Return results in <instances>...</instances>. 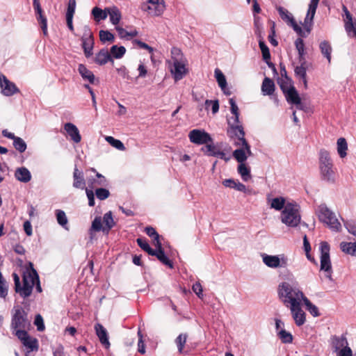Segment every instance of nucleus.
Instances as JSON below:
<instances>
[{
    "label": "nucleus",
    "instance_id": "obj_1",
    "mask_svg": "<svg viewBox=\"0 0 356 356\" xmlns=\"http://www.w3.org/2000/svg\"><path fill=\"white\" fill-rule=\"evenodd\" d=\"M31 269H27L23 275V286H21L19 277L16 274L13 273V280L15 282V291L23 298H27L31 296L33 288L36 284V290L40 293L42 288L40 284L39 276L36 270L33 268V264H29Z\"/></svg>",
    "mask_w": 356,
    "mask_h": 356
},
{
    "label": "nucleus",
    "instance_id": "obj_2",
    "mask_svg": "<svg viewBox=\"0 0 356 356\" xmlns=\"http://www.w3.org/2000/svg\"><path fill=\"white\" fill-rule=\"evenodd\" d=\"M278 295L287 307L301 303L303 298L306 297L298 288L293 286L288 282H282L279 285Z\"/></svg>",
    "mask_w": 356,
    "mask_h": 356
},
{
    "label": "nucleus",
    "instance_id": "obj_3",
    "mask_svg": "<svg viewBox=\"0 0 356 356\" xmlns=\"http://www.w3.org/2000/svg\"><path fill=\"white\" fill-rule=\"evenodd\" d=\"M318 168L321 179L327 182L334 181V171L332 159L330 152L321 149L318 152Z\"/></svg>",
    "mask_w": 356,
    "mask_h": 356
},
{
    "label": "nucleus",
    "instance_id": "obj_4",
    "mask_svg": "<svg viewBox=\"0 0 356 356\" xmlns=\"http://www.w3.org/2000/svg\"><path fill=\"white\" fill-rule=\"evenodd\" d=\"M281 221L288 227H296L300 222L299 205L296 202H287L281 213Z\"/></svg>",
    "mask_w": 356,
    "mask_h": 356
},
{
    "label": "nucleus",
    "instance_id": "obj_5",
    "mask_svg": "<svg viewBox=\"0 0 356 356\" xmlns=\"http://www.w3.org/2000/svg\"><path fill=\"white\" fill-rule=\"evenodd\" d=\"M229 129H227L228 136L233 140L234 145L240 147H244L249 156L252 154L250 146L245 138V131L242 124H231L228 122Z\"/></svg>",
    "mask_w": 356,
    "mask_h": 356
},
{
    "label": "nucleus",
    "instance_id": "obj_6",
    "mask_svg": "<svg viewBox=\"0 0 356 356\" xmlns=\"http://www.w3.org/2000/svg\"><path fill=\"white\" fill-rule=\"evenodd\" d=\"M316 215L319 220L328 226L330 229L335 232L340 230L341 223L336 218L335 214L325 204H321L318 207Z\"/></svg>",
    "mask_w": 356,
    "mask_h": 356
},
{
    "label": "nucleus",
    "instance_id": "obj_7",
    "mask_svg": "<svg viewBox=\"0 0 356 356\" xmlns=\"http://www.w3.org/2000/svg\"><path fill=\"white\" fill-rule=\"evenodd\" d=\"M140 9L151 17L161 16L165 9V1L143 0Z\"/></svg>",
    "mask_w": 356,
    "mask_h": 356
},
{
    "label": "nucleus",
    "instance_id": "obj_8",
    "mask_svg": "<svg viewBox=\"0 0 356 356\" xmlns=\"http://www.w3.org/2000/svg\"><path fill=\"white\" fill-rule=\"evenodd\" d=\"M321 251V270H323L325 277L332 281V269L330 258V245L327 242L323 241L320 243Z\"/></svg>",
    "mask_w": 356,
    "mask_h": 356
},
{
    "label": "nucleus",
    "instance_id": "obj_9",
    "mask_svg": "<svg viewBox=\"0 0 356 356\" xmlns=\"http://www.w3.org/2000/svg\"><path fill=\"white\" fill-rule=\"evenodd\" d=\"M30 325L27 313L21 307L15 309L11 321V328L15 330L25 329Z\"/></svg>",
    "mask_w": 356,
    "mask_h": 356
},
{
    "label": "nucleus",
    "instance_id": "obj_10",
    "mask_svg": "<svg viewBox=\"0 0 356 356\" xmlns=\"http://www.w3.org/2000/svg\"><path fill=\"white\" fill-rule=\"evenodd\" d=\"M262 261L269 268H286L288 266V258L284 254L268 255L263 254Z\"/></svg>",
    "mask_w": 356,
    "mask_h": 356
},
{
    "label": "nucleus",
    "instance_id": "obj_11",
    "mask_svg": "<svg viewBox=\"0 0 356 356\" xmlns=\"http://www.w3.org/2000/svg\"><path fill=\"white\" fill-rule=\"evenodd\" d=\"M188 138L190 141L196 145H209V143H212L213 139L203 129H193L189 132Z\"/></svg>",
    "mask_w": 356,
    "mask_h": 356
},
{
    "label": "nucleus",
    "instance_id": "obj_12",
    "mask_svg": "<svg viewBox=\"0 0 356 356\" xmlns=\"http://www.w3.org/2000/svg\"><path fill=\"white\" fill-rule=\"evenodd\" d=\"M83 35L81 38L82 47L86 58H89L92 55V49L94 46V38L92 33L88 26L83 27Z\"/></svg>",
    "mask_w": 356,
    "mask_h": 356
},
{
    "label": "nucleus",
    "instance_id": "obj_13",
    "mask_svg": "<svg viewBox=\"0 0 356 356\" xmlns=\"http://www.w3.org/2000/svg\"><path fill=\"white\" fill-rule=\"evenodd\" d=\"M170 72L175 81L182 79L187 74L188 70L186 68L187 60L171 62L168 61Z\"/></svg>",
    "mask_w": 356,
    "mask_h": 356
},
{
    "label": "nucleus",
    "instance_id": "obj_14",
    "mask_svg": "<svg viewBox=\"0 0 356 356\" xmlns=\"http://www.w3.org/2000/svg\"><path fill=\"white\" fill-rule=\"evenodd\" d=\"M17 337L30 351L38 350V342L35 338L31 337L24 330H18L15 332Z\"/></svg>",
    "mask_w": 356,
    "mask_h": 356
},
{
    "label": "nucleus",
    "instance_id": "obj_15",
    "mask_svg": "<svg viewBox=\"0 0 356 356\" xmlns=\"http://www.w3.org/2000/svg\"><path fill=\"white\" fill-rule=\"evenodd\" d=\"M0 86L2 93L6 96H12L19 92L15 84L3 75L0 76Z\"/></svg>",
    "mask_w": 356,
    "mask_h": 356
},
{
    "label": "nucleus",
    "instance_id": "obj_16",
    "mask_svg": "<svg viewBox=\"0 0 356 356\" xmlns=\"http://www.w3.org/2000/svg\"><path fill=\"white\" fill-rule=\"evenodd\" d=\"M201 150L207 156H216L225 161L230 159V156H227L225 153L218 149L213 144H209L202 147Z\"/></svg>",
    "mask_w": 356,
    "mask_h": 356
},
{
    "label": "nucleus",
    "instance_id": "obj_17",
    "mask_svg": "<svg viewBox=\"0 0 356 356\" xmlns=\"http://www.w3.org/2000/svg\"><path fill=\"white\" fill-rule=\"evenodd\" d=\"M33 6L36 15V19L40 24L41 29L44 34L47 32V20L45 16L42 14V9L41 8L39 0H33Z\"/></svg>",
    "mask_w": 356,
    "mask_h": 356
},
{
    "label": "nucleus",
    "instance_id": "obj_18",
    "mask_svg": "<svg viewBox=\"0 0 356 356\" xmlns=\"http://www.w3.org/2000/svg\"><path fill=\"white\" fill-rule=\"evenodd\" d=\"M301 303L290 307V310L296 325H302L306 321L305 313L300 307Z\"/></svg>",
    "mask_w": 356,
    "mask_h": 356
},
{
    "label": "nucleus",
    "instance_id": "obj_19",
    "mask_svg": "<svg viewBox=\"0 0 356 356\" xmlns=\"http://www.w3.org/2000/svg\"><path fill=\"white\" fill-rule=\"evenodd\" d=\"M95 330L101 343L106 348H108L110 347V342L108 341V335L106 328L102 324L96 323L95 325Z\"/></svg>",
    "mask_w": 356,
    "mask_h": 356
},
{
    "label": "nucleus",
    "instance_id": "obj_20",
    "mask_svg": "<svg viewBox=\"0 0 356 356\" xmlns=\"http://www.w3.org/2000/svg\"><path fill=\"white\" fill-rule=\"evenodd\" d=\"M73 187L79 189H86V180L83 172L75 166L73 172Z\"/></svg>",
    "mask_w": 356,
    "mask_h": 356
},
{
    "label": "nucleus",
    "instance_id": "obj_21",
    "mask_svg": "<svg viewBox=\"0 0 356 356\" xmlns=\"http://www.w3.org/2000/svg\"><path fill=\"white\" fill-rule=\"evenodd\" d=\"M64 129L72 140L76 143H78L81 141V136L79 134V131L74 124L67 122L65 124Z\"/></svg>",
    "mask_w": 356,
    "mask_h": 356
},
{
    "label": "nucleus",
    "instance_id": "obj_22",
    "mask_svg": "<svg viewBox=\"0 0 356 356\" xmlns=\"http://www.w3.org/2000/svg\"><path fill=\"white\" fill-rule=\"evenodd\" d=\"M156 249L154 250V254H151L152 256H155L156 258L164 265L168 266L170 268H173L172 262L165 255V252L162 248V244L160 243L159 246H156Z\"/></svg>",
    "mask_w": 356,
    "mask_h": 356
},
{
    "label": "nucleus",
    "instance_id": "obj_23",
    "mask_svg": "<svg viewBox=\"0 0 356 356\" xmlns=\"http://www.w3.org/2000/svg\"><path fill=\"white\" fill-rule=\"evenodd\" d=\"M214 73L218 86L221 88L222 92L227 95H231V91L229 90V88H227V81L224 74L218 68H216L215 70Z\"/></svg>",
    "mask_w": 356,
    "mask_h": 356
},
{
    "label": "nucleus",
    "instance_id": "obj_24",
    "mask_svg": "<svg viewBox=\"0 0 356 356\" xmlns=\"http://www.w3.org/2000/svg\"><path fill=\"white\" fill-rule=\"evenodd\" d=\"M111 61L113 63V60L111 57V54L106 49H101L95 57V63L103 65Z\"/></svg>",
    "mask_w": 356,
    "mask_h": 356
},
{
    "label": "nucleus",
    "instance_id": "obj_25",
    "mask_svg": "<svg viewBox=\"0 0 356 356\" xmlns=\"http://www.w3.org/2000/svg\"><path fill=\"white\" fill-rule=\"evenodd\" d=\"M286 101L289 104L298 105L301 103V99L295 87H289V90L284 94Z\"/></svg>",
    "mask_w": 356,
    "mask_h": 356
},
{
    "label": "nucleus",
    "instance_id": "obj_26",
    "mask_svg": "<svg viewBox=\"0 0 356 356\" xmlns=\"http://www.w3.org/2000/svg\"><path fill=\"white\" fill-rule=\"evenodd\" d=\"M275 83L271 79L268 77L264 78L261 84L263 95H272L275 92Z\"/></svg>",
    "mask_w": 356,
    "mask_h": 356
},
{
    "label": "nucleus",
    "instance_id": "obj_27",
    "mask_svg": "<svg viewBox=\"0 0 356 356\" xmlns=\"http://www.w3.org/2000/svg\"><path fill=\"white\" fill-rule=\"evenodd\" d=\"M332 345L334 352H337L338 350L348 346V343L344 335H341L340 337L334 336L332 338Z\"/></svg>",
    "mask_w": 356,
    "mask_h": 356
},
{
    "label": "nucleus",
    "instance_id": "obj_28",
    "mask_svg": "<svg viewBox=\"0 0 356 356\" xmlns=\"http://www.w3.org/2000/svg\"><path fill=\"white\" fill-rule=\"evenodd\" d=\"M78 71L83 80L88 81L90 83L93 84L95 77L92 71L89 70L85 65L79 64Z\"/></svg>",
    "mask_w": 356,
    "mask_h": 356
},
{
    "label": "nucleus",
    "instance_id": "obj_29",
    "mask_svg": "<svg viewBox=\"0 0 356 356\" xmlns=\"http://www.w3.org/2000/svg\"><path fill=\"white\" fill-rule=\"evenodd\" d=\"M104 229L103 232L108 234L110 230L115 226V222L113 218L111 211L106 213L103 216Z\"/></svg>",
    "mask_w": 356,
    "mask_h": 356
},
{
    "label": "nucleus",
    "instance_id": "obj_30",
    "mask_svg": "<svg viewBox=\"0 0 356 356\" xmlns=\"http://www.w3.org/2000/svg\"><path fill=\"white\" fill-rule=\"evenodd\" d=\"M106 10L108 15H109L111 22L114 25L118 24L122 18L120 10L116 6H112L106 8Z\"/></svg>",
    "mask_w": 356,
    "mask_h": 356
},
{
    "label": "nucleus",
    "instance_id": "obj_31",
    "mask_svg": "<svg viewBox=\"0 0 356 356\" xmlns=\"http://www.w3.org/2000/svg\"><path fill=\"white\" fill-rule=\"evenodd\" d=\"M15 178L24 183L29 181L31 179V175L29 170L24 167L19 168L15 173Z\"/></svg>",
    "mask_w": 356,
    "mask_h": 356
},
{
    "label": "nucleus",
    "instance_id": "obj_32",
    "mask_svg": "<svg viewBox=\"0 0 356 356\" xmlns=\"http://www.w3.org/2000/svg\"><path fill=\"white\" fill-rule=\"evenodd\" d=\"M300 65L297 66L295 68L294 72H295L296 75L302 80L305 87L307 88V79H306V76H307V68L305 66L306 61H302V62H300Z\"/></svg>",
    "mask_w": 356,
    "mask_h": 356
},
{
    "label": "nucleus",
    "instance_id": "obj_33",
    "mask_svg": "<svg viewBox=\"0 0 356 356\" xmlns=\"http://www.w3.org/2000/svg\"><path fill=\"white\" fill-rule=\"evenodd\" d=\"M340 248L343 252L356 257V242H341Z\"/></svg>",
    "mask_w": 356,
    "mask_h": 356
},
{
    "label": "nucleus",
    "instance_id": "obj_34",
    "mask_svg": "<svg viewBox=\"0 0 356 356\" xmlns=\"http://www.w3.org/2000/svg\"><path fill=\"white\" fill-rule=\"evenodd\" d=\"M337 153L340 158L343 159L347 156L348 144L344 138H339L337 142Z\"/></svg>",
    "mask_w": 356,
    "mask_h": 356
},
{
    "label": "nucleus",
    "instance_id": "obj_35",
    "mask_svg": "<svg viewBox=\"0 0 356 356\" xmlns=\"http://www.w3.org/2000/svg\"><path fill=\"white\" fill-rule=\"evenodd\" d=\"M229 103L230 107H231V112L234 115V117L232 118V122L230 121L231 124H241L240 122H239L238 108V106L236 105V102L234 99V98H230L229 99Z\"/></svg>",
    "mask_w": 356,
    "mask_h": 356
},
{
    "label": "nucleus",
    "instance_id": "obj_36",
    "mask_svg": "<svg viewBox=\"0 0 356 356\" xmlns=\"http://www.w3.org/2000/svg\"><path fill=\"white\" fill-rule=\"evenodd\" d=\"M319 0H311L309 4V8L305 22L307 23L308 21L312 22L315 15Z\"/></svg>",
    "mask_w": 356,
    "mask_h": 356
},
{
    "label": "nucleus",
    "instance_id": "obj_37",
    "mask_svg": "<svg viewBox=\"0 0 356 356\" xmlns=\"http://www.w3.org/2000/svg\"><path fill=\"white\" fill-rule=\"evenodd\" d=\"M321 52L327 59L328 63L331 62L332 47L328 41L324 40L319 45Z\"/></svg>",
    "mask_w": 356,
    "mask_h": 356
},
{
    "label": "nucleus",
    "instance_id": "obj_38",
    "mask_svg": "<svg viewBox=\"0 0 356 356\" xmlns=\"http://www.w3.org/2000/svg\"><path fill=\"white\" fill-rule=\"evenodd\" d=\"M268 202L270 204V208L274 209L277 211H280L282 209H284L286 205L285 199L283 197H275L273 199H268Z\"/></svg>",
    "mask_w": 356,
    "mask_h": 356
},
{
    "label": "nucleus",
    "instance_id": "obj_39",
    "mask_svg": "<svg viewBox=\"0 0 356 356\" xmlns=\"http://www.w3.org/2000/svg\"><path fill=\"white\" fill-rule=\"evenodd\" d=\"M92 15L96 22H99L101 20L105 19L108 16L106 8L103 10L98 7H95L92 10Z\"/></svg>",
    "mask_w": 356,
    "mask_h": 356
},
{
    "label": "nucleus",
    "instance_id": "obj_40",
    "mask_svg": "<svg viewBox=\"0 0 356 356\" xmlns=\"http://www.w3.org/2000/svg\"><path fill=\"white\" fill-rule=\"evenodd\" d=\"M238 172L244 181H248L252 177L250 168L243 163L238 165Z\"/></svg>",
    "mask_w": 356,
    "mask_h": 356
},
{
    "label": "nucleus",
    "instance_id": "obj_41",
    "mask_svg": "<svg viewBox=\"0 0 356 356\" xmlns=\"http://www.w3.org/2000/svg\"><path fill=\"white\" fill-rule=\"evenodd\" d=\"M305 305L306 309L314 317H317L321 315L318 307L312 304L311 301L305 297L302 301Z\"/></svg>",
    "mask_w": 356,
    "mask_h": 356
},
{
    "label": "nucleus",
    "instance_id": "obj_42",
    "mask_svg": "<svg viewBox=\"0 0 356 356\" xmlns=\"http://www.w3.org/2000/svg\"><path fill=\"white\" fill-rule=\"evenodd\" d=\"M56 220L58 223L65 229L68 230L67 223L68 220L65 213L60 209L56 211Z\"/></svg>",
    "mask_w": 356,
    "mask_h": 356
},
{
    "label": "nucleus",
    "instance_id": "obj_43",
    "mask_svg": "<svg viewBox=\"0 0 356 356\" xmlns=\"http://www.w3.org/2000/svg\"><path fill=\"white\" fill-rule=\"evenodd\" d=\"M247 151L244 147L235 149L233 152V156L240 163H243L247 159Z\"/></svg>",
    "mask_w": 356,
    "mask_h": 356
},
{
    "label": "nucleus",
    "instance_id": "obj_44",
    "mask_svg": "<svg viewBox=\"0 0 356 356\" xmlns=\"http://www.w3.org/2000/svg\"><path fill=\"white\" fill-rule=\"evenodd\" d=\"M126 53V49L123 46L113 45L111 47L110 54L116 59L121 58Z\"/></svg>",
    "mask_w": 356,
    "mask_h": 356
},
{
    "label": "nucleus",
    "instance_id": "obj_45",
    "mask_svg": "<svg viewBox=\"0 0 356 356\" xmlns=\"http://www.w3.org/2000/svg\"><path fill=\"white\" fill-rule=\"evenodd\" d=\"M171 62H177V61H186L187 60L184 57L183 53L181 49L177 47H172L171 49Z\"/></svg>",
    "mask_w": 356,
    "mask_h": 356
},
{
    "label": "nucleus",
    "instance_id": "obj_46",
    "mask_svg": "<svg viewBox=\"0 0 356 356\" xmlns=\"http://www.w3.org/2000/svg\"><path fill=\"white\" fill-rule=\"evenodd\" d=\"M277 335L283 343H291L293 341V335L284 329L278 331Z\"/></svg>",
    "mask_w": 356,
    "mask_h": 356
},
{
    "label": "nucleus",
    "instance_id": "obj_47",
    "mask_svg": "<svg viewBox=\"0 0 356 356\" xmlns=\"http://www.w3.org/2000/svg\"><path fill=\"white\" fill-rule=\"evenodd\" d=\"M145 233L154 240V243L155 246H159L161 241H160V236L156 231L154 228L152 227H147L145 228Z\"/></svg>",
    "mask_w": 356,
    "mask_h": 356
},
{
    "label": "nucleus",
    "instance_id": "obj_48",
    "mask_svg": "<svg viewBox=\"0 0 356 356\" xmlns=\"http://www.w3.org/2000/svg\"><path fill=\"white\" fill-rule=\"evenodd\" d=\"M277 10L282 19L285 21L286 23H289L294 19L293 15L286 8L282 6H277Z\"/></svg>",
    "mask_w": 356,
    "mask_h": 356
},
{
    "label": "nucleus",
    "instance_id": "obj_49",
    "mask_svg": "<svg viewBox=\"0 0 356 356\" xmlns=\"http://www.w3.org/2000/svg\"><path fill=\"white\" fill-rule=\"evenodd\" d=\"M8 285L0 272V298H6L8 295Z\"/></svg>",
    "mask_w": 356,
    "mask_h": 356
},
{
    "label": "nucleus",
    "instance_id": "obj_50",
    "mask_svg": "<svg viewBox=\"0 0 356 356\" xmlns=\"http://www.w3.org/2000/svg\"><path fill=\"white\" fill-rule=\"evenodd\" d=\"M136 241H137L138 246L142 250H143L144 251L147 252L149 255H151V254H154V250L149 246V245L147 243L146 239L142 238H137Z\"/></svg>",
    "mask_w": 356,
    "mask_h": 356
},
{
    "label": "nucleus",
    "instance_id": "obj_51",
    "mask_svg": "<svg viewBox=\"0 0 356 356\" xmlns=\"http://www.w3.org/2000/svg\"><path fill=\"white\" fill-rule=\"evenodd\" d=\"M188 335L186 334H180L175 339V343L177 346L178 351L179 353H183L184 347L186 343Z\"/></svg>",
    "mask_w": 356,
    "mask_h": 356
},
{
    "label": "nucleus",
    "instance_id": "obj_52",
    "mask_svg": "<svg viewBox=\"0 0 356 356\" xmlns=\"http://www.w3.org/2000/svg\"><path fill=\"white\" fill-rule=\"evenodd\" d=\"M259 46L261 51L264 60H270V54L269 49L265 44L262 38L259 40Z\"/></svg>",
    "mask_w": 356,
    "mask_h": 356
},
{
    "label": "nucleus",
    "instance_id": "obj_53",
    "mask_svg": "<svg viewBox=\"0 0 356 356\" xmlns=\"http://www.w3.org/2000/svg\"><path fill=\"white\" fill-rule=\"evenodd\" d=\"M13 146L20 153L25 152L26 149V144L25 141L17 136L13 140Z\"/></svg>",
    "mask_w": 356,
    "mask_h": 356
},
{
    "label": "nucleus",
    "instance_id": "obj_54",
    "mask_svg": "<svg viewBox=\"0 0 356 356\" xmlns=\"http://www.w3.org/2000/svg\"><path fill=\"white\" fill-rule=\"evenodd\" d=\"M106 140L119 150H124L125 149L124 144L120 140L115 139L112 136H106Z\"/></svg>",
    "mask_w": 356,
    "mask_h": 356
},
{
    "label": "nucleus",
    "instance_id": "obj_55",
    "mask_svg": "<svg viewBox=\"0 0 356 356\" xmlns=\"http://www.w3.org/2000/svg\"><path fill=\"white\" fill-rule=\"evenodd\" d=\"M104 226L102 225L101 217H95L92 222L91 227L90 229V234L92 231L95 232H103Z\"/></svg>",
    "mask_w": 356,
    "mask_h": 356
},
{
    "label": "nucleus",
    "instance_id": "obj_56",
    "mask_svg": "<svg viewBox=\"0 0 356 356\" xmlns=\"http://www.w3.org/2000/svg\"><path fill=\"white\" fill-rule=\"evenodd\" d=\"M99 38L102 42H113L114 35L108 31L101 30L99 31Z\"/></svg>",
    "mask_w": 356,
    "mask_h": 356
},
{
    "label": "nucleus",
    "instance_id": "obj_57",
    "mask_svg": "<svg viewBox=\"0 0 356 356\" xmlns=\"http://www.w3.org/2000/svg\"><path fill=\"white\" fill-rule=\"evenodd\" d=\"M95 195L97 199L104 200L109 197L110 192L106 188H99L95 190Z\"/></svg>",
    "mask_w": 356,
    "mask_h": 356
},
{
    "label": "nucleus",
    "instance_id": "obj_58",
    "mask_svg": "<svg viewBox=\"0 0 356 356\" xmlns=\"http://www.w3.org/2000/svg\"><path fill=\"white\" fill-rule=\"evenodd\" d=\"M280 88L283 93L284 94L286 91L289 90V87H294L291 83V79L288 77H285V80H282L280 82H279Z\"/></svg>",
    "mask_w": 356,
    "mask_h": 356
},
{
    "label": "nucleus",
    "instance_id": "obj_59",
    "mask_svg": "<svg viewBox=\"0 0 356 356\" xmlns=\"http://www.w3.org/2000/svg\"><path fill=\"white\" fill-rule=\"evenodd\" d=\"M76 8L75 0H69L68 6L66 13V17H73Z\"/></svg>",
    "mask_w": 356,
    "mask_h": 356
},
{
    "label": "nucleus",
    "instance_id": "obj_60",
    "mask_svg": "<svg viewBox=\"0 0 356 356\" xmlns=\"http://www.w3.org/2000/svg\"><path fill=\"white\" fill-rule=\"evenodd\" d=\"M210 105H212V113L213 114L216 113L218 110H219V102L218 100H209V99H207L205 101V106H206V109H208V107L210 106Z\"/></svg>",
    "mask_w": 356,
    "mask_h": 356
},
{
    "label": "nucleus",
    "instance_id": "obj_61",
    "mask_svg": "<svg viewBox=\"0 0 356 356\" xmlns=\"http://www.w3.org/2000/svg\"><path fill=\"white\" fill-rule=\"evenodd\" d=\"M344 226L348 232L353 234L356 231V221L353 220L344 221Z\"/></svg>",
    "mask_w": 356,
    "mask_h": 356
},
{
    "label": "nucleus",
    "instance_id": "obj_62",
    "mask_svg": "<svg viewBox=\"0 0 356 356\" xmlns=\"http://www.w3.org/2000/svg\"><path fill=\"white\" fill-rule=\"evenodd\" d=\"M34 324L37 326V330L42 332L44 330V321L41 315H36L34 321Z\"/></svg>",
    "mask_w": 356,
    "mask_h": 356
},
{
    "label": "nucleus",
    "instance_id": "obj_63",
    "mask_svg": "<svg viewBox=\"0 0 356 356\" xmlns=\"http://www.w3.org/2000/svg\"><path fill=\"white\" fill-rule=\"evenodd\" d=\"M192 289L193 292L198 296L200 298H203V289L201 284L198 282H195L193 284Z\"/></svg>",
    "mask_w": 356,
    "mask_h": 356
},
{
    "label": "nucleus",
    "instance_id": "obj_64",
    "mask_svg": "<svg viewBox=\"0 0 356 356\" xmlns=\"http://www.w3.org/2000/svg\"><path fill=\"white\" fill-rule=\"evenodd\" d=\"M336 353L337 356H353V351L348 346Z\"/></svg>",
    "mask_w": 356,
    "mask_h": 356
}]
</instances>
